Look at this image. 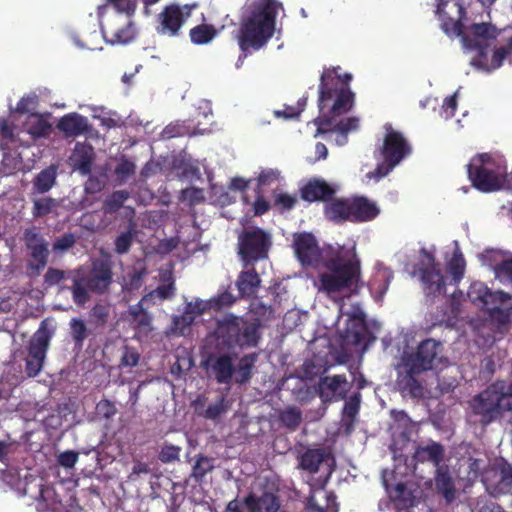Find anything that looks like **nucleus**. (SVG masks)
I'll use <instances>...</instances> for the list:
<instances>
[{
    "instance_id": "1",
    "label": "nucleus",
    "mask_w": 512,
    "mask_h": 512,
    "mask_svg": "<svg viewBox=\"0 0 512 512\" xmlns=\"http://www.w3.org/2000/svg\"><path fill=\"white\" fill-rule=\"evenodd\" d=\"M340 69L339 66L325 68L321 74L318 93V108L321 115L314 119L318 134L338 131L346 135L358 128L359 120L356 117L345 118L334 124L335 117L352 109L355 98L350 89L352 75L340 74Z\"/></svg>"
},
{
    "instance_id": "2",
    "label": "nucleus",
    "mask_w": 512,
    "mask_h": 512,
    "mask_svg": "<svg viewBox=\"0 0 512 512\" xmlns=\"http://www.w3.org/2000/svg\"><path fill=\"white\" fill-rule=\"evenodd\" d=\"M277 0H254L241 11L237 40L242 52L259 50L273 37L278 9Z\"/></svg>"
},
{
    "instance_id": "3",
    "label": "nucleus",
    "mask_w": 512,
    "mask_h": 512,
    "mask_svg": "<svg viewBox=\"0 0 512 512\" xmlns=\"http://www.w3.org/2000/svg\"><path fill=\"white\" fill-rule=\"evenodd\" d=\"M326 272L319 275V290L337 299L359 293L363 287L361 263L355 252L340 249L324 261Z\"/></svg>"
},
{
    "instance_id": "4",
    "label": "nucleus",
    "mask_w": 512,
    "mask_h": 512,
    "mask_svg": "<svg viewBox=\"0 0 512 512\" xmlns=\"http://www.w3.org/2000/svg\"><path fill=\"white\" fill-rule=\"evenodd\" d=\"M113 283V264L109 259H96L92 262L87 275L73 278V284L68 288L71 291L73 302L83 307L90 300V292L105 294Z\"/></svg>"
},
{
    "instance_id": "5",
    "label": "nucleus",
    "mask_w": 512,
    "mask_h": 512,
    "mask_svg": "<svg viewBox=\"0 0 512 512\" xmlns=\"http://www.w3.org/2000/svg\"><path fill=\"white\" fill-rule=\"evenodd\" d=\"M467 174L474 188L483 193L500 190L507 179V166L489 153H478L467 164Z\"/></svg>"
},
{
    "instance_id": "6",
    "label": "nucleus",
    "mask_w": 512,
    "mask_h": 512,
    "mask_svg": "<svg viewBox=\"0 0 512 512\" xmlns=\"http://www.w3.org/2000/svg\"><path fill=\"white\" fill-rule=\"evenodd\" d=\"M386 134L382 145L379 147V153L383 159L378 163L375 170L368 173L370 178L381 179L387 176L397 165L412 153V147L404 135L386 125Z\"/></svg>"
},
{
    "instance_id": "7",
    "label": "nucleus",
    "mask_w": 512,
    "mask_h": 512,
    "mask_svg": "<svg viewBox=\"0 0 512 512\" xmlns=\"http://www.w3.org/2000/svg\"><path fill=\"white\" fill-rule=\"evenodd\" d=\"M508 400L501 390V383L495 382L473 396L469 401V407L472 414L479 417V423L488 426L510 411Z\"/></svg>"
},
{
    "instance_id": "8",
    "label": "nucleus",
    "mask_w": 512,
    "mask_h": 512,
    "mask_svg": "<svg viewBox=\"0 0 512 512\" xmlns=\"http://www.w3.org/2000/svg\"><path fill=\"white\" fill-rule=\"evenodd\" d=\"M498 29L490 23H473L464 26L462 43L463 46L476 55L472 58V65L485 70H493L492 57L489 58L490 45L489 40H494L498 36Z\"/></svg>"
},
{
    "instance_id": "9",
    "label": "nucleus",
    "mask_w": 512,
    "mask_h": 512,
    "mask_svg": "<svg viewBox=\"0 0 512 512\" xmlns=\"http://www.w3.org/2000/svg\"><path fill=\"white\" fill-rule=\"evenodd\" d=\"M271 235L260 227L244 229L238 236V255L245 267L268 258Z\"/></svg>"
},
{
    "instance_id": "10",
    "label": "nucleus",
    "mask_w": 512,
    "mask_h": 512,
    "mask_svg": "<svg viewBox=\"0 0 512 512\" xmlns=\"http://www.w3.org/2000/svg\"><path fill=\"white\" fill-rule=\"evenodd\" d=\"M442 345L440 342L428 338L421 341L416 349L402 356V367H411L412 370L426 372L435 369L442 361Z\"/></svg>"
},
{
    "instance_id": "11",
    "label": "nucleus",
    "mask_w": 512,
    "mask_h": 512,
    "mask_svg": "<svg viewBox=\"0 0 512 512\" xmlns=\"http://www.w3.org/2000/svg\"><path fill=\"white\" fill-rule=\"evenodd\" d=\"M196 5L171 3L162 9L156 18V32L162 36L178 37L185 22Z\"/></svg>"
},
{
    "instance_id": "12",
    "label": "nucleus",
    "mask_w": 512,
    "mask_h": 512,
    "mask_svg": "<svg viewBox=\"0 0 512 512\" xmlns=\"http://www.w3.org/2000/svg\"><path fill=\"white\" fill-rule=\"evenodd\" d=\"M482 482L486 490L494 495H505L512 490V465L506 461L496 463L484 470Z\"/></svg>"
},
{
    "instance_id": "13",
    "label": "nucleus",
    "mask_w": 512,
    "mask_h": 512,
    "mask_svg": "<svg viewBox=\"0 0 512 512\" xmlns=\"http://www.w3.org/2000/svg\"><path fill=\"white\" fill-rule=\"evenodd\" d=\"M50 335L45 329L38 330L31 338L26 359V373L29 377L37 376L44 363L49 347Z\"/></svg>"
},
{
    "instance_id": "14",
    "label": "nucleus",
    "mask_w": 512,
    "mask_h": 512,
    "mask_svg": "<svg viewBox=\"0 0 512 512\" xmlns=\"http://www.w3.org/2000/svg\"><path fill=\"white\" fill-rule=\"evenodd\" d=\"M422 263L426 266L420 269L421 280L424 284V290L429 296H437L446 293L444 277L437 268L435 258L432 253L422 249Z\"/></svg>"
},
{
    "instance_id": "15",
    "label": "nucleus",
    "mask_w": 512,
    "mask_h": 512,
    "mask_svg": "<svg viewBox=\"0 0 512 512\" xmlns=\"http://www.w3.org/2000/svg\"><path fill=\"white\" fill-rule=\"evenodd\" d=\"M351 388L346 375L324 376L319 379L317 393L322 402L345 400Z\"/></svg>"
},
{
    "instance_id": "16",
    "label": "nucleus",
    "mask_w": 512,
    "mask_h": 512,
    "mask_svg": "<svg viewBox=\"0 0 512 512\" xmlns=\"http://www.w3.org/2000/svg\"><path fill=\"white\" fill-rule=\"evenodd\" d=\"M293 247L297 259L304 266H315L321 258L318 242L312 233H295Z\"/></svg>"
},
{
    "instance_id": "17",
    "label": "nucleus",
    "mask_w": 512,
    "mask_h": 512,
    "mask_svg": "<svg viewBox=\"0 0 512 512\" xmlns=\"http://www.w3.org/2000/svg\"><path fill=\"white\" fill-rule=\"evenodd\" d=\"M203 366L210 369L219 384H230L235 374L233 358L229 354H209Z\"/></svg>"
},
{
    "instance_id": "18",
    "label": "nucleus",
    "mask_w": 512,
    "mask_h": 512,
    "mask_svg": "<svg viewBox=\"0 0 512 512\" xmlns=\"http://www.w3.org/2000/svg\"><path fill=\"white\" fill-rule=\"evenodd\" d=\"M336 189L320 178L310 179L300 188V196L307 202H324L331 200Z\"/></svg>"
},
{
    "instance_id": "19",
    "label": "nucleus",
    "mask_w": 512,
    "mask_h": 512,
    "mask_svg": "<svg viewBox=\"0 0 512 512\" xmlns=\"http://www.w3.org/2000/svg\"><path fill=\"white\" fill-rule=\"evenodd\" d=\"M241 324H243V319L234 315H228L219 321L216 333L218 339L228 349L239 346Z\"/></svg>"
},
{
    "instance_id": "20",
    "label": "nucleus",
    "mask_w": 512,
    "mask_h": 512,
    "mask_svg": "<svg viewBox=\"0 0 512 512\" xmlns=\"http://www.w3.org/2000/svg\"><path fill=\"white\" fill-rule=\"evenodd\" d=\"M434 485L437 494H439L446 504L453 503L457 498L456 482L448 465H442L435 469Z\"/></svg>"
},
{
    "instance_id": "21",
    "label": "nucleus",
    "mask_w": 512,
    "mask_h": 512,
    "mask_svg": "<svg viewBox=\"0 0 512 512\" xmlns=\"http://www.w3.org/2000/svg\"><path fill=\"white\" fill-rule=\"evenodd\" d=\"M403 370L398 372L397 386L403 395H408L411 398L419 399L424 397V386L418 379L422 373L418 370H412L411 367H402Z\"/></svg>"
},
{
    "instance_id": "22",
    "label": "nucleus",
    "mask_w": 512,
    "mask_h": 512,
    "mask_svg": "<svg viewBox=\"0 0 512 512\" xmlns=\"http://www.w3.org/2000/svg\"><path fill=\"white\" fill-rule=\"evenodd\" d=\"M350 222L362 223L376 218L379 214L377 205L364 196L349 198Z\"/></svg>"
},
{
    "instance_id": "23",
    "label": "nucleus",
    "mask_w": 512,
    "mask_h": 512,
    "mask_svg": "<svg viewBox=\"0 0 512 512\" xmlns=\"http://www.w3.org/2000/svg\"><path fill=\"white\" fill-rule=\"evenodd\" d=\"M243 504L249 512H278L281 507L279 497L269 491H265L261 496L250 492L244 499Z\"/></svg>"
},
{
    "instance_id": "24",
    "label": "nucleus",
    "mask_w": 512,
    "mask_h": 512,
    "mask_svg": "<svg viewBox=\"0 0 512 512\" xmlns=\"http://www.w3.org/2000/svg\"><path fill=\"white\" fill-rule=\"evenodd\" d=\"M498 303L488 305L487 314L499 331L507 330L512 316V295L506 293Z\"/></svg>"
},
{
    "instance_id": "25",
    "label": "nucleus",
    "mask_w": 512,
    "mask_h": 512,
    "mask_svg": "<svg viewBox=\"0 0 512 512\" xmlns=\"http://www.w3.org/2000/svg\"><path fill=\"white\" fill-rule=\"evenodd\" d=\"M445 457L444 446L436 441H430L427 445H418L415 448L412 459L416 463H432L435 469L441 467Z\"/></svg>"
},
{
    "instance_id": "26",
    "label": "nucleus",
    "mask_w": 512,
    "mask_h": 512,
    "mask_svg": "<svg viewBox=\"0 0 512 512\" xmlns=\"http://www.w3.org/2000/svg\"><path fill=\"white\" fill-rule=\"evenodd\" d=\"M365 332V314L358 310L349 316L347 327L342 335L343 343L358 346L364 340Z\"/></svg>"
},
{
    "instance_id": "27",
    "label": "nucleus",
    "mask_w": 512,
    "mask_h": 512,
    "mask_svg": "<svg viewBox=\"0 0 512 512\" xmlns=\"http://www.w3.org/2000/svg\"><path fill=\"white\" fill-rule=\"evenodd\" d=\"M57 129L63 132L66 138H75L88 132L90 127L85 116L72 112L59 119Z\"/></svg>"
},
{
    "instance_id": "28",
    "label": "nucleus",
    "mask_w": 512,
    "mask_h": 512,
    "mask_svg": "<svg viewBox=\"0 0 512 512\" xmlns=\"http://www.w3.org/2000/svg\"><path fill=\"white\" fill-rule=\"evenodd\" d=\"M94 157L95 154L92 145L77 143L70 157L71 165L81 175H89L92 171Z\"/></svg>"
},
{
    "instance_id": "29",
    "label": "nucleus",
    "mask_w": 512,
    "mask_h": 512,
    "mask_svg": "<svg viewBox=\"0 0 512 512\" xmlns=\"http://www.w3.org/2000/svg\"><path fill=\"white\" fill-rule=\"evenodd\" d=\"M473 304L482 305L487 308L491 303H498L506 296L504 291H492L482 282H474L470 285L467 293Z\"/></svg>"
},
{
    "instance_id": "30",
    "label": "nucleus",
    "mask_w": 512,
    "mask_h": 512,
    "mask_svg": "<svg viewBox=\"0 0 512 512\" xmlns=\"http://www.w3.org/2000/svg\"><path fill=\"white\" fill-rule=\"evenodd\" d=\"M323 213L328 221L336 224L350 222L349 198H335L328 200L323 208Z\"/></svg>"
},
{
    "instance_id": "31",
    "label": "nucleus",
    "mask_w": 512,
    "mask_h": 512,
    "mask_svg": "<svg viewBox=\"0 0 512 512\" xmlns=\"http://www.w3.org/2000/svg\"><path fill=\"white\" fill-rule=\"evenodd\" d=\"M384 485L389 499L397 509L405 510L414 506L415 496L413 491L404 482H398L391 486L387 481H384Z\"/></svg>"
},
{
    "instance_id": "32",
    "label": "nucleus",
    "mask_w": 512,
    "mask_h": 512,
    "mask_svg": "<svg viewBox=\"0 0 512 512\" xmlns=\"http://www.w3.org/2000/svg\"><path fill=\"white\" fill-rule=\"evenodd\" d=\"M260 284L261 279L254 266H251L250 269L241 271L236 280L239 296L242 298H248L255 295Z\"/></svg>"
},
{
    "instance_id": "33",
    "label": "nucleus",
    "mask_w": 512,
    "mask_h": 512,
    "mask_svg": "<svg viewBox=\"0 0 512 512\" xmlns=\"http://www.w3.org/2000/svg\"><path fill=\"white\" fill-rule=\"evenodd\" d=\"M31 260L27 263V269L30 275L38 276L47 266L49 260V245H38V247H31L27 249Z\"/></svg>"
},
{
    "instance_id": "34",
    "label": "nucleus",
    "mask_w": 512,
    "mask_h": 512,
    "mask_svg": "<svg viewBox=\"0 0 512 512\" xmlns=\"http://www.w3.org/2000/svg\"><path fill=\"white\" fill-rule=\"evenodd\" d=\"M326 457L327 453L322 448L307 449L299 458V468L310 474H315Z\"/></svg>"
},
{
    "instance_id": "35",
    "label": "nucleus",
    "mask_w": 512,
    "mask_h": 512,
    "mask_svg": "<svg viewBox=\"0 0 512 512\" xmlns=\"http://www.w3.org/2000/svg\"><path fill=\"white\" fill-rule=\"evenodd\" d=\"M137 224L130 219L125 231L120 232L114 240V251L118 255L127 254L137 237Z\"/></svg>"
},
{
    "instance_id": "36",
    "label": "nucleus",
    "mask_w": 512,
    "mask_h": 512,
    "mask_svg": "<svg viewBox=\"0 0 512 512\" xmlns=\"http://www.w3.org/2000/svg\"><path fill=\"white\" fill-rule=\"evenodd\" d=\"M256 361V353L245 354L240 358L237 367H235V382L237 384H246L251 380Z\"/></svg>"
},
{
    "instance_id": "37",
    "label": "nucleus",
    "mask_w": 512,
    "mask_h": 512,
    "mask_svg": "<svg viewBox=\"0 0 512 512\" xmlns=\"http://www.w3.org/2000/svg\"><path fill=\"white\" fill-rule=\"evenodd\" d=\"M218 35V30L212 24H199L190 29L189 37L195 45L210 43Z\"/></svg>"
},
{
    "instance_id": "38",
    "label": "nucleus",
    "mask_w": 512,
    "mask_h": 512,
    "mask_svg": "<svg viewBox=\"0 0 512 512\" xmlns=\"http://www.w3.org/2000/svg\"><path fill=\"white\" fill-rule=\"evenodd\" d=\"M215 459L208 457L204 454H198L195 456V462L192 466L191 478L197 483H201L205 476L212 472L215 468Z\"/></svg>"
},
{
    "instance_id": "39",
    "label": "nucleus",
    "mask_w": 512,
    "mask_h": 512,
    "mask_svg": "<svg viewBox=\"0 0 512 512\" xmlns=\"http://www.w3.org/2000/svg\"><path fill=\"white\" fill-rule=\"evenodd\" d=\"M259 329L260 323L258 320L250 323L243 320V324H241L239 347L257 346L260 339Z\"/></svg>"
},
{
    "instance_id": "40",
    "label": "nucleus",
    "mask_w": 512,
    "mask_h": 512,
    "mask_svg": "<svg viewBox=\"0 0 512 512\" xmlns=\"http://www.w3.org/2000/svg\"><path fill=\"white\" fill-rule=\"evenodd\" d=\"M437 14L442 19L441 27L446 34H456L463 38L464 24L461 21H454L452 18L444 19L446 14L445 7L448 5V0H437Z\"/></svg>"
},
{
    "instance_id": "41",
    "label": "nucleus",
    "mask_w": 512,
    "mask_h": 512,
    "mask_svg": "<svg viewBox=\"0 0 512 512\" xmlns=\"http://www.w3.org/2000/svg\"><path fill=\"white\" fill-rule=\"evenodd\" d=\"M128 312L136 329L144 331L152 330V317L143 308L142 301L130 306Z\"/></svg>"
},
{
    "instance_id": "42",
    "label": "nucleus",
    "mask_w": 512,
    "mask_h": 512,
    "mask_svg": "<svg viewBox=\"0 0 512 512\" xmlns=\"http://www.w3.org/2000/svg\"><path fill=\"white\" fill-rule=\"evenodd\" d=\"M130 193L127 190L114 191L108 196L102 205V211L105 215H112L123 207L124 203L129 199Z\"/></svg>"
},
{
    "instance_id": "43",
    "label": "nucleus",
    "mask_w": 512,
    "mask_h": 512,
    "mask_svg": "<svg viewBox=\"0 0 512 512\" xmlns=\"http://www.w3.org/2000/svg\"><path fill=\"white\" fill-rule=\"evenodd\" d=\"M279 421L287 429L295 431L302 422V412L298 407L289 406L280 411Z\"/></svg>"
},
{
    "instance_id": "44",
    "label": "nucleus",
    "mask_w": 512,
    "mask_h": 512,
    "mask_svg": "<svg viewBox=\"0 0 512 512\" xmlns=\"http://www.w3.org/2000/svg\"><path fill=\"white\" fill-rule=\"evenodd\" d=\"M56 182V169L53 167L42 170L34 180V188L38 193L48 192Z\"/></svg>"
},
{
    "instance_id": "45",
    "label": "nucleus",
    "mask_w": 512,
    "mask_h": 512,
    "mask_svg": "<svg viewBox=\"0 0 512 512\" xmlns=\"http://www.w3.org/2000/svg\"><path fill=\"white\" fill-rule=\"evenodd\" d=\"M77 276V270H62L54 267H49L44 274V284L47 287L59 285L65 279H71Z\"/></svg>"
},
{
    "instance_id": "46",
    "label": "nucleus",
    "mask_w": 512,
    "mask_h": 512,
    "mask_svg": "<svg viewBox=\"0 0 512 512\" xmlns=\"http://www.w3.org/2000/svg\"><path fill=\"white\" fill-rule=\"evenodd\" d=\"M137 31L134 24L129 21L122 28H119L112 32L113 44H128L133 41L136 37Z\"/></svg>"
},
{
    "instance_id": "47",
    "label": "nucleus",
    "mask_w": 512,
    "mask_h": 512,
    "mask_svg": "<svg viewBox=\"0 0 512 512\" xmlns=\"http://www.w3.org/2000/svg\"><path fill=\"white\" fill-rule=\"evenodd\" d=\"M200 403L198 401L195 402V410L196 412L204 417L205 419L209 420H216L218 419L225 411V398L222 396L220 397L219 401L217 403L210 404L204 411H199Z\"/></svg>"
},
{
    "instance_id": "48",
    "label": "nucleus",
    "mask_w": 512,
    "mask_h": 512,
    "mask_svg": "<svg viewBox=\"0 0 512 512\" xmlns=\"http://www.w3.org/2000/svg\"><path fill=\"white\" fill-rule=\"evenodd\" d=\"M190 135L192 133L189 127L184 122L179 121L168 124L161 132V137L165 140Z\"/></svg>"
},
{
    "instance_id": "49",
    "label": "nucleus",
    "mask_w": 512,
    "mask_h": 512,
    "mask_svg": "<svg viewBox=\"0 0 512 512\" xmlns=\"http://www.w3.org/2000/svg\"><path fill=\"white\" fill-rule=\"evenodd\" d=\"M392 278V271L388 269L379 271L373 277V280L371 282V288L377 290L380 296H383L387 292Z\"/></svg>"
},
{
    "instance_id": "50",
    "label": "nucleus",
    "mask_w": 512,
    "mask_h": 512,
    "mask_svg": "<svg viewBox=\"0 0 512 512\" xmlns=\"http://www.w3.org/2000/svg\"><path fill=\"white\" fill-rule=\"evenodd\" d=\"M71 336L75 344L82 347L87 337V327L85 322L79 318H72L70 321Z\"/></svg>"
},
{
    "instance_id": "51",
    "label": "nucleus",
    "mask_w": 512,
    "mask_h": 512,
    "mask_svg": "<svg viewBox=\"0 0 512 512\" xmlns=\"http://www.w3.org/2000/svg\"><path fill=\"white\" fill-rule=\"evenodd\" d=\"M23 242L26 249L31 247H38V245L48 244L46 239L40 233L39 229L35 226L26 228L23 233Z\"/></svg>"
},
{
    "instance_id": "52",
    "label": "nucleus",
    "mask_w": 512,
    "mask_h": 512,
    "mask_svg": "<svg viewBox=\"0 0 512 512\" xmlns=\"http://www.w3.org/2000/svg\"><path fill=\"white\" fill-rule=\"evenodd\" d=\"M76 243V237L72 233H65L60 237H57L52 245V250L55 253H65L74 247Z\"/></svg>"
},
{
    "instance_id": "53",
    "label": "nucleus",
    "mask_w": 512,
    "mask_h": 512,
    "mask_svg": "<svg viewBox=\"0 0 512 512\" xmlns=\"http://www.w3.org/2000/svg\"><path fill=\"white\" fill-rule=\"evenodd\" d=\"M195 321V316L192 313H189L187 310L180 315L175 316L172 320L173 331L184 335L185 331L193 324Z\"/></svg>"
},
{
    "instance_id": "54",
    "label": "nucleus",
    "mask_w": 512,
    "mask_h": 512,
    "mask_svg": "<svg viewBox=\"0 0 512 512\" xmlns=\"http://www.w3.org/2000/svg\"><path fill=\"white\" fill-rule=\"evenodd\" d=\"M493 269L496 278L500 281L512 283V256L497 263Z\"/></svg>"
},
{
    "instance_id": "55",
    "label": "nucleus",
    "mask_w": 512,
    "mask_h": 512,
    "mask_svg": "<svg viewBox=\"0 0 512 512\" xmlns=\"http://www.w3.org/2000/svg\"><path fill=\"white\" fill-rule=\"evenodd\" d=\"M512 54V37L507 41V44L501 46L493 51L492 54V68H499L503 61Z\"/></svg>"
},
{
    "instance_id": "56",
    "label": "nucleus",
    "mask_w": 512,
    "mask_h": 512,
    "mask_svg": "<svg viewBox=\"0 0 512 512\" xmlns=\"http://www.w3.org/2000/svg\"><path fill=\"white\" fill-rule=\"evenodd\" d=\"M449 273L455 281H459L465 271V260L462 255H454L448 264Z\"/></svg>"
},
{
    "instance_id": "57",
    "label": "nucleus",
    "mask_w": 512,
    "mask_h": 512,
    "mask_svg": "<svg viewBox=\"0 0 512 512\" xmlns=\"http://www.w3.org/2000/svg\"><path fill=\"white\" fill-rule=\"evenodd\" d=\"M55 205L52 198H40L34 201L33 215L34 217H44L48 215Z\"/></svg>"
},
{
    "instance_id": "58",
    "label": "nucleus",
    "mask_w": 512,
    "mask_h": 512,
    "mask_svg": "<svg viewBox=\"0 0 512 512\" xmlns=\"http://www.w3.org/2000/svg\"><path fill=\"white\" fill-rule=\"evenodd\" d=\"M181 448L172 444H165L159 452V460L162 463H171L179 460Z\"/></svg>"
},
{
    "instance_id": "59",
    "label": "nucleus",
    "mask_w": 512,
    "mask_h": 512,
    "mask_svg": "<svg viewBox=\"0 0 512 512\" xmlns=\"http://www.w3.org/2000/svg\"><path fill=\"white\" fill-rule=\"evenodd\" d=\"M140 360V354L134 347L125 346L120 360V365L123 367H135Z\"/></svg>"
},
{
    "instance_id": "60",
    "label": "nucleus",
    "mask_w": 512,
    "mask_h": 512,
    "mask_svg": "<svg viewBox=\"0 0 512 512\" xmlns=\"http://www.w3.org/2000/svg\"><path fill=\"white\" fill-rule=\"evenodd\" d=\"M296 203L297 198L295 196L287 193H279L275 195L274 205L281 211H289L293 209Z\"/></svg>"
},
{
    "instance_id": "61",
    "label": "nucleus",
    "mask_w": 512,
    "mask_h": 512,
    "mask_svg": "<svg viewBox=\"0 0 512 512\" xmlns=\"http://www.w3.org/2000/svg\"><path fill=\"white\" fill-rule=\"evenodd\" d=\"M280 172L277 169H265L259 174L257 181L258 187L269 186L279 180Z\"/></svg>"
},
{
    "instance_id": "62",
    "label": "nucleus",
    "mask_w": 512,
    "mask_h": 512,
    "mask_svg": "<svg viewBox=\"0 0 512 512\" xmlns=\"http://www.w3.org/2000/svg\"><path fill=\"white\" fill-rule=\"evenodd\" d=\"M96 411L105 419H111L117 414V408L115 404L108 399L100 400L96 405Z\"/></svg>"
},
{
    "instance_id": "63",
    "label": "nucleus",
    "mask_w": 512,
    "mask_h": 512,
    "mask_svg": "<svg viewBox=\"0 0 512 512\" xmlns=\"http://www.w3.org/2000/svg\"><path fill=\"white\" fill-rule=\"evenodd\" d=\"M360 394L355 393L350 397L348 401L345 402L343 413L350 419H354L359 412L360 408Z\"/></svg>"
},
{
    "instance_id": "64",
    "label": "nucleus",
    "mask_w": 512,
    "mask_h": 512,
    "mask_svg": "<svg viewBox=\"0 0 512 512\" xmlns=\"http://www.w3.org/2000/svg\"><path fill=\"white\" fill-rule=\"evenodd\" d=\"M51 130V125L48 121L39 118L29 128V133L34 137H46Z\"/></svg>"
}]
</instances>
